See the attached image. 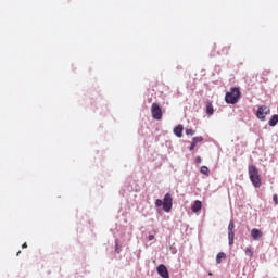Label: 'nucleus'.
<instances>
[{
	"mask_svg": "<svg viewBox=\"0 0 278 278\" xmlns=\"http://www.w3.org/2000/svg\"><path fill=\"white\" fill-rule=\"evenodd\" d=\"M187 136H194V130L193 129H186Z\"/></svg>",
	"mask_w": 278,
	"mask_h": 278,
	"instance_id": "a211bd4d",
	"label": "nucleus"
},
{
	"mask_svg": "<svg viewBox=\"0 0 278 278\" xmlns=\"http://www.w3.org/2000/svg\"><path fill=\"white\" fill-rule=\"evenodd\" d=\"M200 173H202V175H210V168H207V166H202Z\"/></svg>",
	"mask_w": 278,
	"mask_h": 278,
	"instance_id": "2eb2a0df",
	"label": "nucleus"
},
{
	"mask_svg": "<svg viewBox=\"0 0 278 278\" xmlns=\"http://www.w3.org/2000/svg\"><path fill=\"white\" fill-rule=\"evenodd\" d=\"M201 207H203V204L201 203V201L197 200L192 204L191 210L192 212L197 213V212H201Z\"/></svg>",
	"mask_w": 278,
	"mask_h": 278,
	"instance_id": "6e6552de",
	"label": "nucleus"
},
{
	"mask_svg": "<svg viewBox=\"0 0 278 278\" xmlns=\"http://www.w3.org/2000/svg\"><path fill=\"white\" fill-rule=\"evenodd\" d=\"M223 260H227V254H225V252H219L216 255V264H222Z\"/></svg>",
	"mask_w": 278,
	"mask_h": 278,
	"instance_id": "f8f14e48",
	"label": "nucleus"
},
{
	"mask_svg": "<svg viewBox=\"0 0 278 278\" xmlns=\"http://www.w3.org/2000/svg\"><path fill=\"white\" fill-rule=\"evenodd\" d=\"M174 134L175 136H177V138H181V136H184V126L182 125H178L174 128Z\"/></svg>",
	"mask_w": 278,
	"mask_h": 278,
	"instance_id": "1a4fd4ad",
	"label": "nucleus"
},
{
	"mask_svg": "<svg viewBox=\"0 0 278 278\" xmlns=\"http://www.w3.org/2000/svg\"><path fill=\"white\" fill-rule=\"evenodd\" d=\"M156 270H157L160 277L170 278V275L168 274V268L166 267V265H164V264L159 265Z\"/></svg>",
	"mask_w": 278,
	"mask_h": 278,
	"instance_id": "0eeeda50",
	"label": "nucleus"
},
{
	"mask_svg": "<svg viewBox=\"0 0 278 278\" xmlns=\"http://www.w3.org/2000/svg\"><path fill=\"white\" fill-rule=\"evenodd\" d=\"M192 142H194L195 144H199V142H203V137H194L192 139Z\"/></svg>",
	"mask_w": 278,
	"mask_h": 278,
	"instance_id": "f3484780",
	"label": "nucleus"
},
{
	"mask_svg": "<svg viewBox=\"0 0 278 278\" xmlns=\"http://www.w3.org/2000/svg\"><path fill=\"white\" fill-rule=\"evenodd\" d=\"M273 201H274L275 205H278V195L277 194H274Z\"/></svg>",
	"mask_w": 278,
	"mask_h": 278,
	"instance_id": "aec40b11",
	"label": "nucleus"
},
{
	"mask_svg": "<svg viewBox=\"0 0 278 278\" xmlns=\"http://www.w3.org/2000/svg\"><path fill=\"white\" fill-rule=\"evenodd\" d=\"M233 229H236V225L233 224V220H230L228 225V240L230 247H233V239L236 237V232L233 231Z\"/></svg>",
	"mask_w": 278,
	"mask_h": 278,
	"instance_id": "423d86ee",
	"label": "nucleus"
},
{
	"mask_svg": "<svg viewBox=\"0 0 278 278\" xmlns=\"http://www.w3.org/2000/svg\"><path fill=\"white\" fill-rule=\"evenodd\" d=\"M231 47L229 46H225L224 48H222V55H229V51H230Z\"/></svg>",
	"mask_w": 278,
	"mask_h": 278,
	"instance_id": "4468645a",
	"label": "nucleus"
},
{
	"mask_svg": "<svg viewBox=\"0 0 278 278\" xmlns=\"http://www.w3.org/2000/svg\"><path fill=\"white\" fill-rule=\"evenodd\" d=\"M268 75V71H265V77Z\"/></svg>",
	"mask_w": 278,
	"mask_h": 278,
	"instance_id": "b1692460",
	"label": "nucleus"
},
{
	"mask_svg": "<svg viewBox=\"0 0 278 278\" xmlns=\"http://www.w3.org/2000/svg\"><path fill=\"white\" fill-rule=\"evenodd\" d=\"M278 123V115L275 114L271 116V118L268 121L269 127H275Z\"/></svg>",
	"mask_w": 278,
	"mask_h": 278,
	"instance_id": "ddd939ff",
	"label": "nucleus"
},
{
	"mask_svg": "<svg viewBox=\"0 0 278 278\" xmlns=\"http://www.w3.org/2000/svg\"><path fill=\"white\" fill-rule=\"evenodd\" d=\"M197 147V143L195 142H191V146L189 148V151H194V148Z\"/></svg>",
	"mask_w": 278,
	"mask_h": 278,
	"instance_id": "6ab92c4d",
	"label": "nucleus"
},
{
	"mask_svg": "<svg viewBox=\"0 0 278 278\" xmlns=\"http://www.w3.org/2000/svg\"><path fill=\"white\" fill-rule=\"evenodd\" d=\"M201 162H202L201 156H198V157L195 159V164H201Z\"/></svg>",
	"mask_w": 278,
	"mask_h": 278,
	"instance_id": "412c9836",
	"label": "nucleus"
},
{
	"mask_svg": "<svg viewBox=\"0 0 278 278\" xmlns=\"http://www.w3.org/2000/svg\"><path fill=\"white\" fill-rule=\"evenodd\" d=\"M268 114H270V108L266 105L258 106L256 111V117L258 121H266V116H268Z\"/></svg>",
	"mask_w": 278,
	"mask_h": 278,
	"instance_id": "20e7f679",
	"label": "nucleus"
},
{
	"mask_svg": "<svg viewBox=\"0 0 278 278\" xmlns=\"http://www.w3.org/2000/svg\"><path fill=\"white\" fill-rule=\"evenodd\" d=\"M22 249H27V243L22 244Z\"/></svg>",
	"mask_w": 278,
	"mask_h": 278,
	"instance_id": "5701e85b",
	"label": "nucleus"
},
{
	"mask_svg": "<svg viewBox=\"0 0 278 278\" xmlns=\"http://www.w3.org/2000/svg\"><path fill=\"white\" fill-rule=\"evenodd\" d=\"M251 236H252L253 240H260V237L262 236V231H260V229H257V228H253L251 230Z\"/></svg>",
	"mask_w": 278,
	"mask_h": 278,
	"instance_id": "9b49d317",
	"label": "nucleus"
},
{
	"mask_svg": "<svg viewBox=\"0 0 278 278\" xmlns=\"http://www.w3.org/2000/svg\"><path fill=\"white\" fill-rule=\"evenodd\" d=\"M16 255H17V256L21 255V251H18Z\"/></svg>",
	"mask_w": 278,
	"mask_h": 278,
	"instance_id": "393cba45",
	"label": "nucleus"
},
{
	"mask_svg": "<svg viewBox=\"0 0 278 278\" xmlns=\"http://www.w3.org/2000/svg\"><path fill=\"white\" fill-rule=\"evenodd\" d=\"M151 114H152V118H154V121H162L163 114H162V108H160V104L152 103Z\"/></svg>",
	"mask_w": 278,
	"mask_h": 278,
	"instance_id": "39448f33",
	"label": "nucleus"
},
{
	"mask_svg": "<svg viewBox=\"0 0 278 278\" xmlns=\"http://www.w3.org/2000/svg\"><path fill=\"white\" fill-rule=\"evenodd\" d=\"M265 81H268V78H265Z\"/></svg>",
	"mask_w": 278,
	"mask_h": 278,
	"instance_id": "a878e982",
	"label": "nucleus"
},
{
	"mask_svg": "<svg viewBox=\"0 0 278 278\" xmlns=\"http://www.w3.org/2000/svg\"><path fill=\"white\" fill-rule=\"evenodd\" d=\"M206 114L208 116H212L214 114V105L212 104V101H206Z\"/></svg>",
	"mask_w": 278,
	"mask_h": 278,
	"instance_id": "9d476101",
	"label": "nucleus"
},
{
	"mask_svg": "<svg viewBox=\"0 0 278 278\" xmlns=\"http://www.w3.org/2000/svg\"><path fill=\"white\" fill-rule=\"evenodd\" d=\"M148 240H150V241H151V240H155V236L149 235V236H148Z\"/></svg>",
	"mask_w": 278,
	"mask_h": 278,
	"instance_id": "4be33fe9",
	"label": "nucleus"
},
{
	"mask_svg": "<svg viewBox=\"0 0 278 278\" xmlns=\"http://www.w3.org/2000/svg\"><path fill=\"white\" fill-rule=\"evenodd\" d=\"M155 206L163 207V210L167 213L170 212V210H173V195L170 193H166L163 200L156 199Z\"/></svg>",
	"mask_w": 278,
	"mask_h": 278,
	"instance_id": "f257e3e1",
	"label": "nucleus"
},
{
	"mask_svg": "<svg viewBox=\"0 0 278 278\" xmlns=\"http://www.w3.org/2000/svg\"><path fill=\"white\" fill-rule=\"evenodd\" d=\"M242 93L239 88H231L229 92L225 96L226 103H230L231 105H236V102L240 100Z\"/></svg>",
	"mask_w": 278,
	"mask_h": 278,
	"instance_id": "7ed1b4c3",
	"label": "nucleus"
},
{
	"mask_svg": "<svg viewBox=\"0 0 278 278\" xmlns=\"http://www.w3.org/2000/svg\"><path fill=\"white\" fill-rule=\"evenodd\" d=\"M249 177L254 188H260L262 186V178L260 177V170L255 165L249 166Z\"/></svg>",
	"mask_w": 278,
	"mask_h": 278,
	"instance_id": "f03ea898",
	"label": "nucleus"
},
{
	"mask_svg": "<svg viewBox=\"0 0 278 278\" xmlns=\"http://www.w3.org/2000/svg\"><path fill=\"white\" fill-rule=\"evenodd\" d=\"M245 255H248V257H253V250L251 248H247Z\"/></svg>",
	"mask_w": 278,
	"mask_h": 278,
	"instance_id": "dca6fc26",
	"label": "nucleus"
}]
</instances>
